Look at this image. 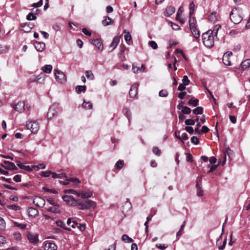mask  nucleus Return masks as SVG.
Instances as JSON below:
<instances>
[{
	"mask_svg": "<svg viewBox=\"0 0 250 250\" xmlns=\"http://www.w3.org/2000/svg\"><path fill=\"white\" fill-rule=\"evenodd\" d=\"M190 31L192 33L193 37L198 39L200 37V31L199 29L197 28V26L190 28Z\"/></svg>",
	"mask_w": 250,
	"mask_h": 250,
	"instance_id": "cd10ccee",
	"label": "nucleus"
},
{
	"mask_svg": "<svg viewBox=\"0 0 250 250\" xmlns=\"http://www.w3.org/2000/svg\"><path fill=\"white\" fill-rule=\"evenodd\" d=\"M191 142L195 145H197L199 143V139L197 137L193 136L191 138Z\"/></svg>",
	"mask_w": 250,
	"mask_h": 250,
	"instance_id": "0e129e2a",
	"label": "nucleus"
},
{
	"mask_svg": "<svg viewBox=\"0 0 250 250\" xmlns=\"http://www.w3.org/2000/svg\"><path fill=\"white\" fill-rule=\"evenodd\" d=\"M92 192L89 190L83 191L81 192L78 193V196L81 197L82 198H88L92 196Z\"/></svg>",
	"mask_w": 250,
	"mask_h": 250,
	"instance_id": "f3484780",
	"label": "nucleus"
},
{
	"mask_svg": "<svg viewBox=\"0 0 250 250\" xmlns=\"http://www.w3.org/2000/svg\"><path fill=\"white\" fill-rule=\"evenodd\" d=\"M124 33L125 34V35L124 36L125 40L126 42L128 43V42H129L131 39V36L130 34V33L128 31H127L126 30H124Z\"/></svg>",
	"mask_w": 250,
	"mask_h": 250,
	"instance_id": "e433bc0d",
	"label": "nucleus"
},
{
	"mask_svg": "<svg viewBox=\"0 0 250 250\" xmlns=\"http://www.w3.org/2000/svg\"><path fill=\"white\" fill-rule=\"evenodd\" d=\"M182 83L185 85H188L189 84L190 81L187 75H185L182 79Z\"/></svg>",
	"mask_w": 250,
	"mask_h": 250,
	"instance_id": "8fccbe9b",
	"label": "nucleus"
},
{
	"mask_svg": "<svg viewBox=\"0 0 250 250\" xmlns=\"http://www.w3.org/2000/svg\"><path fill=\"white\" fill-rule=\"evenodd\" d=\"M231 151V150L229 148H227L225 149V151L224 152V154H223V155H224V160H223V161L222 162V165L224 166L225 165V163H226V155H227V154L229 156V152Z\"/></svg>",
	"mask_w": 250,
	"mask_h": 250,
	"instance_id": "ea45409f",
	"label": "nucleus"
},
{
	"mask_svg": "<svg viewBox=\"0 0 250 250\" xmlns=\"http://www.w3.org/2000/svg\"><path fill=\"white\" fill-rule=\"evenodd\" d=\"M59 110L58 105L53 104L50 107L47 114L48 119H52L57 115Z\"/></svg>",
	"mask_w": 250,
	"mask_h": 250,
	"instance_id": "39448f33",
	"label": "nucleus"
},
{
	"mask_svg": "<svg viewBox=\"0 0 250 250\" xmlns=\"http://www.w3.org/2000/svg\"><path fill=\"white\" fill-rule=\"evenodd\" d=\"M62 199L68 205L71 206H76L77 205V200L72 196L64 195L62 196Z\"/></svg>",
	"mask_w": 250,
	"mask_h": 250,
	"instance_id": "6e6552de",
	"label": "nucleus"
},
{
	"mask_svg": "<svg viewBox=\"0 0 250 250\" xmlns=\"http://www.w3.org/2000/svg\"><path fill=\"white\" fill-rule=\"evenodd\" d=\"M92 43L96 46L98 49L101 51H103L104 49V46L102 42L99 39H95L92 41Z\"/></svg>",
	"mask_w": 250,
	"mask_h": 250,
	"instance_id": "b1692460",
	"label": "nucleus"
},
{
	"mask_svg": "<svg viewBox=\"0 0 250 250\" xmlns=\"http://www.w3.org/2000/svg\"><path fill=\"white\" fill-rule=\"evenodd\" d=\"M208 20L214 22L216 20L215 14L211 13L208 16Z\"/></svg>",
	"mask_w": 250,
	"mask_h": 250,
	"instance_id": "69168bd1",
	"label": "nucleus"
},
{
	"mask_svg": "<svg viewBox=\"0 0 250 250\" xmlns=\"http://www.w3.org/2000/svg\"><path fill=\"white\" fill-rule=\"evenodd\" d=\"M14 238L16 240H20L21 239V234L20 232H15L14 233Z\"/></svg>",
	"mask_w": 250,
	"mask_h": 250,
	"instance_id": "680f3d73",
	"label": "nucleus"
},
{
	"mask_svg": "<svg viewBox=\"0 0 250 250\" xmlns=\"http://www.w3.org/2000/svg\"><path fill=\"white\" fill-rule=\"evenodd\" d=\"M122 241H124L125 243H131L133 242V240L132 238L129 237L128 235L126 234H124L123 235L122 237Z\"/></svg>",
	"mask_w": 250,
	"mask_h": 250,
	"instance_id": "4c0bfd02",
	"label": "nucleus"
},
{
	"mask_svg": "<svg viewBox=\"0 0 250 250\" xmlns=\"http://www.w3.org/2000/svg\"><path fill=\"white\" fill-rule=\"evenodd\" d=\"M52 177L53 178L62 179L63 178H65L66 176V174L64 173L57 174L56 173L53 172L52 173Z\"/></svg>",
	"mask_w": 250,
	"mask_h": 250,
	"instance_id": "c9c22d12",
	"label": "nucleus"
},
{
	"mask_svg": "<svg viewBox=\"0 0 250 250\" xmlns=\"http://www.w3.org/2000/svg\"><path fill=\"white\" fill-rule=\"evenodd\" d=\"M186 224V222L185 221L183 223L182 225L181 226L180 229L179 230V231L177 233V234H176L177 240H178L179 239L180 236L183 233L184 228Z\"/></svg>",
	"mask_w": 250,
	"mask_h": 250,
	"instance_id": "2f4dec72",
	"label": "nucleus"
},
{
	"mask_svg": "<svg viewBox=\"0 0 250 250\" xmlns=\"http://www.w3.org/2000/svg\"><path fill=\"white\" fill-rule=\"evenodd\" d=\"M124 165V161L122 160H119L116 163L115 168L117 169H120L121 168H122L123 167Z\"/></svg>",
	"mask_w": 250,
	"mask_h": 250,
	"instance_id": "a18cd8bd",
	"label": "nucleus"
},
{
	"mask_svg": "<svg viewBox=\"0 0 250 250\" xmlns=\"http://www.w3.org/2000/svg\"><path fill=\"white\" fill-rule=\"evenodd\" d=\"M160 97H166L168 95L167 91L165 89L161 90L159 93Z\"/></svg>",
	"mask_w": 250,
	"mask_h": 250,
	"instance_id": "864d4df0",
	"label": "nucleus"
},
{
	"mask_svg": "<svg viewBox=\"0 0 250 250\" xmlns=\"http://www.w3.org/2000/svg\"><path fill=\"white\" fill-rule=\"evenodd\" d=\"M17 166L21 169H24L28 171H31L32 170V168L30 167L29 166H25L23 163L18 162Z\"/></svg>",
	"mask_w": 250,
	"mask_h": 250,
	"instance_id": "c85d7f7f",
	"label": "nucleus"
},
{
	"mask_svg": "<svg viewBox=\"0 0 250 250\" xmlns=\"http://www.w3.org/2000/svg\"><path fill=\"white\" fill-rule=\"evenodd\" d=\"M120 40V36H116L114 38L113 40L109 45V47H112L111 51L113 50L114 49L116 48L117 45H118Z\"/></svg>",
	"mask_w": 250,
	"mask_h": 250,
	"instance_id": "a211bd4d",
	"label": "nucleus"
},
{
	"mask_svg": "<svg viewBox=\"0 0 250 250\" xmlns=\"http://www.w3.org/2000/svg\"><path fill=\"white\" fill-rule=\"evenodd\" d=\"M229 17L230 20L234 23L238 24L240 23L243 20L241 10L237 8H233L230 13Z\"/></svg>",
	"mask_w": 250,
	"mask_h": 250,
	"instance_id": "f03ea898",
	"label": "nucleus"
},
{
	"mask_svg": "<svg viewBox=\"0 0 250 250\" xmlns=\"http://www.w3.org/2000/svg\"><path fill=\"white\" fill-rule=\"evenodd\" d=\"M52 69V66L51 65H45L42 67V71L46 73H50Z\"/></svg>",
	"mask_w": 250,
	"mask_h": 250,
	"instance_id": "f704fd0d",
	"label": "nucleus"
},
{
	"mask_svg": "<svg viewBox=\"0 0 250 250\" xmlns=\"http://www.w3.org/2000/svg\"><path fill=\"white\" fill-rule=\"evenodd\" d=\"M30 106L29 104H25L24 102L20 101L17 104L13 106V108L15 110L21 113L24 111L29 112L30 109Z\"/></svg>",
	"mask_w": 250,
	"mask_h": 250,
	"instance_id": "7ed1b4c3",
	"label": "nucleus"
},
{
	"mask_svg": "<svg viewBox=\"0 0 250 250\" xmlns=\"http://www.w3.org/2000/svg\"><path fill=\"white\" fill-rule=\"evenodd\" d=\"M199 100L197 99H190L188 102V104H192L194 106H196L198 104Z\"/></svg>",
	"mask_w": 250,
	"mask_h": 250,
	"instance_id": "49530a36",
	"label": "nucleus"
},
{
	"mask_svg": "<svg viewBox=\"0 0 250 250\" xmlns=\"http://www.w3.org/2000/svg\"><path fill=\"white\" fill-rule=\"evenodd\" d=\"M195 121L192 119H187L185 121V124L187 125H193L195 124Z\"/></svg>",
	"mask_w": 250,
	"mask_h": 250,
	"instance_id": "603ef678",
	"label": "nucleus"
},
{
	"mask_svg": "<svg viewBox=\"0 0 250 250\" xmlns=\"http://www.w3.org/2000/svg\"><path fill=\"white\" fill-rule=\"evenodd\" d=\"M53 172L50 171H42V176L44 177H48L50 175H52Z\"/></svg>",
	"mask_w": 250,
	"mask_h": 250,
	"instance_id": "052dcab7",
	"label": "nucleus"
},
{
	"mask_svg": "<svg viewBox=\"0 0 250 250\" xmlns=\"http://www.w3.org/2000/svg\"><path fill=\"white\" fill-rule=\"evenodd\" d=\"M221 28V25L219 24H216L214 26L213 31V35H217L218 31Z\"/></svg>",
	"mask_w": 250,
	"mask_h": 250,
	"instance_id": "6e6d98bb",
	"label": "nucleus"
},
{
	"mask_svg": "<svg viewBox=\"0 0 250 250\" xmlns=\"http://www.w3.org/2000/svg\"><path fill=\"white\" fill-rule=\"evenodd\" d=\"M67 225L70 226L73 228H78L81 231H83L85 229V225L80 224L72 220H67Z\"/></svg>",
	"mask_w": 250,
	"mask_h": 250,
	"instance_id": "0eeeda50",
	"label": "nucleus"
},
{
	"mask_svg": "<svg viewBox=\"0 0 250 250\" xmlns=\"http://www.w3.org/2000/svg\"><path fill=\"white\" fill-rule=\"evenodd\" d=\"M132 208L131 204L128 201H125L122 206V210L123 213L124 214V217L126 216V214H127L131 210Z\"/></svg>",
	"mask_w": 250,
	"mask_h": 250,
	"instance_id": "9b49d317",
	"label": "nucleus"
},
{
	"mask_svg": "<svg viewBox=\"0 0 250 250\" xmlns=\"http://www.w3.org/2000/svg\"><path fill=\"white\" fill-rule=\"evenodd\" d=\"M191 112V109L188 106H185L182 109V112L183 114H189Z\"/></svg>",
	"mask_w": 250,
	"mask_h": 250,
	"instance_id": "3c124183",
	"label": "nucleus"
},
{
	"mask_svg": "<svg viewBox=\"0 0 250 250\" xmlns=\"http://www.w3.org/2000/svg\"><path fill=\"white\" fill-rule=\"evenodd\" d=\"M137 85L136 84H134L131 86L129 92V95L131 97H135L137 95Z\"/></svg>",
	"mask_w": 250,
	"mask_h": 250,
	"instance_id": "393cba45",
	"label": "nucleus"
},
{
	"mask_svg": "<svg viewBox=\"0 0 250 250\" xmlns=\"http://www.w3.org/2000/svg\"><path fill=\"white\" fill-rule=\"evenodd\" d=\"M37 19V17L32 13H29L26 16V19L28 21L35 20Z\"/></svg>",
	"mask_w": 250,
	"mask_h": 250,
	"instance_id": "09e8293b",
	"label": "nucleus"
},
{
	"mask_svg": "<svg viewBox=\"0 0 250 250\" xmlns=\"http://www.w3.org/2000/svg\"><path fill=\"white\" fill-rule=\"evenodd\" d=\"M34 46L38 51L42 52L45 49V44L42 42H36L34 43Z\"/></svg>",
	"mask_w": 250,
	"mask_h": 250,
	"instance_id": "aec40b11",
	"label": "nucleus"
},
{
	"mask_svg": "<svg viewBox=\"0 0 250 250\" xmlns=\"http://www.w3.org/2000/svg\"><path fill=\"white\" fill-rule=\"evenodd\" d=\"M175 134L176 138L183 142L187 140L188 138L187 134L185 132L181 133L180 131L178 130L175 131Z\"/></svg>",
	"mask_w": 250,
	"mask_h": 250,
	"instance_id": "2eb2a0df",
	"label": "nucleus"
},
{
	"mask_svg": "<svg viewBox=\"0 0 250 250\" xmlns=\"http://www.w3.org/2000/svg\"><path fill=\"white\" fill-rule=\"evenodd\" d=\"M33 203L39 207H43L45 205V201L40 197H36L33 200Z\"/></svg>",
	"mask_w": 250,
	"mask_h": 250,
	"instance_id": "dca6fc26",
	"label": "nucleus"
},
{
	"mask_svg": "<svg viewBox=\"0 0 250 250\" xmlns=\"http://www.w3.org/2000/svg\"><path fill=\"white\" fill-rule=\"evenodd\" d=\"M169 24H170L171 27L174 30H178L180 29V27L178 25L173 23L171 22H169Z\"/></svg>",
	"mask_w": 250,
	"mask_h": 250,
	"instance_id": "e2e57ef3",
	"label": "nucleus"
},
{
	"mask_svg": "<svg viewBox=\"0 0 250 250\" xmlns=\"http://www.w3.org/2000/svg\"><path fill=\"white\" fill-rule=\"evenodd\" d=\"M149 44L153 49H156L158 47L157 44L155 41H150L149 42Z\"/></svg>",
	"mask_w": 250,
	"mask_h": 250,
	"instance_id": "13d9d810",
	"label": "nucleus"
},
{
	"mask_svg": "<svg viewBox=\"0 0 250 250\" xmlns=\"http://www.w3.org/2000/svg\"><path fill=\"white\" fill-rule=\"evenodd\" d=\"M54 74L57 81L60 83H64L66 81V77L65 74L62 71L58 70H54Z\"/></svg>",
	"mask_w": 250,
	"mask_h": 250,
	"instance_id": "423d86ee",
	"label": "nucleus"
},
{
	"mask_svg": "<svg viewBox=\"0 0 250 250\" xmlns=\"http://www.w3.org/2000/svg\"><path fill=\"white\" fill-rule=\"evenodd\" d=\"M145 66L144 64H142L141 67L136 66L135 64H132V70L134 73H137L139 72H144L145 70Z\"/></svg>",
	"mask_w": 250,
	"mask_h": 250,
	"instance_id": "a878e982",
	"label": "nucleus"
},
{
	"mask_svg": "<svg viewBox=\"0 0 250 250\" xmlns=\"http://www.w3.org/2000/svg\"><path fill=\"white\" fill-rule=\"evenodd\" d=\"M27 238L29 242L34 244H37L39 241L38 234H33L30 232H28L27 234Z\"/></svg>",
	"mask_w": 250,
	"mask_h": 250,
	"instance_id": "4468645a",
	"label": "nucleus"
},
{
	"mask_svg": "<svg viewBox=\"0 0 250 250\" xmlns=\"http://www.w3.org/2000/svg\"><path fill=\"white\" fill-rule=\"evenodd\" d=\"M85 75L86 77L91 80H93L94 78V75L93 74L92 72L90 70L86 71Z\"/></svg>",
	"mask_w": 250,
	"mask_h": 250,
	"instance_id": "de8ad7c7",
	"label": "nucleus"
},
{
	"mask_svg": "<svg viewBox=\"0 0 250 250\" xmlns=\"http://www.w3.org/2000/svg\"><path fill=\"white\" fill-rule=\"evenodd\" d=\"M232 56V53L230 51L226 52L223 55L222 58V61L224 64L226 65H231V58Z\"/></svg>",
	"mask_w": 250,
	"mask_h": 250,
	"instance_id": "9d476101",
	"label": "nucleus"
},
{
	"mask_svg": "<svg viewBox=\"0 0 250 250\" xmlns=\"http://www.w3.org/2000/svg\"><path fill=\"white\" fill-rule=\"evenodd\" d=\"M44 248L45 250H56L57 246L53 243L47 242L44 245Z\"/></svg>",
	"mask_w": 250,
	"mask_h": 250,
	"instance_id": "5701e85b",
	"label": "nucleus"
},
{
	"mask_svg": "<svg viewBox=\"0 0 250 250\" xmlns=\"http://www.w3.org/2000/svg\"><path fill=\"white\" fill-rule=\"evenodd\" d=\"M201 184V178L198 177L196 180V187L197 189V195L202 196L204 195V191L202 190L200 185Z\"/></svg>",
	"mask_w": 250,
	"mask_h": 250,
	"instance_id": "ddd939ff",
	"label": "nucleus"
},
{
	"mask_svg": "<svg viewBox=\"0 0 250 250\" xmlns=\"http://www.w3.org/2000/svg\"><path fill=\"white\" fill-rule=\"evenodd\" d=\"M77 206L80 209H87L90 208H95L96 207V204L92 201L86 200L83 203H77Z\"/></svg>",
	"mask_w": 250,
	"mask_h": 250,
	"instance_id": "20e7f679",
	"label": "nucleus"
},
{
	"mask_svg": "<svg viewBox=\"0 0 250 250\" xmlns=\"http://www.w3.org/2000/svg\"><path fill=\"white\" fill-rule=\"evenodd\" d=\"M250 68V59H246L241 62L240 68H241L242 70H248Z\"/></svg>",
	"mask_w": 250,
	"mask_h": 250,
	"instance_id": "6ab92c4d",
	"label": "nucleus"
},
{
	"mask_svg": "<svg viewBox=\"0 0 250 250\" xmlns=\"http://www.w3.org/2000/svg\"><path fill=\"white\" fill-rule=\"evenodd\" d=\"M153 152L158 156L161 155V150L157 147H154L153 148Z\"/></svg>",
	"mask_w": 250,
	"mask_h": 250,
	"instance_id": "bf43d9fd",
	"label": "nucleus"
},
{
	"mask_svg": "<svg viewBox=\"0 0 250 250\" xmlns=\"http://www.w3.org/2000/svg\"><path fill=\"white\" fill-rule=\"evenodd\" d=\"M56 223V224L57 225V226H58L65 229H66L68 230H71L69 228H68L66 227V225L62 222V220H57Z\"/></svg>",
	"mask_w": 250,
	"mask_h": 250,
	"instance_id": "7c9ffc66",
	"label": "nucleus"
},
{
	"mask_svg": "<svg viewBox=\"0 0 250 250\" xmlns=\"http://www.w3.org/2000/svg\"><path fill=\"white\" fill-rule=\"evenodd\" d=\"M189 28H193L196 26V20L195 18L189 16L188 21Z\"/></svg>",
	"mask_w": 250,
	"mask_h": 250,
	"instance_id": "c756f323",
	"label": "nucleus"
},
{
	"mask_svg": "<svg viewBox=\"0 0 250 250\" xmlns=\"http://www.w3.org/2000/svg\"><path fill=\"white\" fill-rule=\"evenodd\" d=\"M33 25L32 24H30V23H26V24H24V25L23 26V27L24 28V30L25 32H28L29 31H30V30H31V29L33 28Z\"/></svg>",
	"mask_w": 250,
	"mask_h": 250,
	"instance_id": "c03bdc74",
	"label": "nucleus"
},
{
	"mask_svg": "<svg viewBox=\"0 0 250 250\" xmlns=\"http://www.w3.org/2000/svg\"><path fill=\"white\" fill-rule=\"evenodd\" d=\"M221 235L220 236L219 238L216 241V244L218 246V249L219 250H223L225 247V246L227 243V238H226L223 242V244L222 246H219L221 243Z\"/></svg>",
	"mask_w": 250,
	"mask_h": 250,
	"instance_id": "bb28decb",
	"label": "nucleus"
},
{
	"mask_svg": "<svg viewBox=\"0 0 250 250\" xmlns=\"http://www.w3.org/2000/svg\"><path fill=\"white\" fill-rule=\"evenodd\" d=\"M1 166L5 169L9 170H16L17 169V167L13 163L7 161H4L1 164Z\"/></svg>",
	"mask_w": 250,
	"mask_h": 250,
	"instance_id": "f8f14e48",
	"label": "nucleus"
},
{
	"mask_svg": "<svg viewBox=\"0 0 250 250\" xmlns=\"http://www.w3.org/2000/svg\"><path fill=\"white\" fill-rule=\"evenodd\" d=\"M48 210L50 212L55 213H58L60 212V211H59L58 208L55 207H52L49 208L48 209Z\"/></svg>",
	"mask_w": 250,
	"mask_h": 250,
	"instance_id": "4d7b16f0",
	"label": "nucleus"
},
{
	"mask_svg": "<svg viewBox=\"0 0 250 250\" xmlns=\"http://www.w3.org/2000/svg\"><path fill=\"white\" fill-rule=\"evenodd\" d=\"M202 40L204 44L208 48H210L214 45V35L213 31L211 30L203 34Z\"/></svg>",
	"mask_w": 250,
	"mask_h": 250,
	"instance_id": "f257e3e1",
	"label": "nucleus"
},
{
	"mask_svg": "<svg viewBox=\"0 0 250 250\" xmlns=\"http://www.w3.org/2000/svg\"><path fill=\"white\" fill-rule=\"evenodd\" d=\"M26 126L33 133H36L40 127L39 123L36 121L30 122L26 124Z\"/></svg>",
	"mask_w": 250,
	"mask_h": 250,
	"instance_id": "1a4fd4ad",
	"label": "nucleus"
},
{
	"mask_svg": "<svg viewBox=\"0 0 250 250\" xmlns=\"http://www.w3.org/2000/svg\"><path fill=\"white\" fill-rule=\"evenodd\" d=\"M203 112V108L202 107L198 106L193 110V113L194 114H202Z\"/></svg>",
	"mask_w": 250,
	"mask_h": 250,
	"instance_id": "79ce46f5",
	"label": "nucleus"
},
{
	"mask_svg": "<svg viewBox=\"0 0 250 250\" xmlns=\"http://www.w3.org/2000/svg\"><path fill=\"white\" fill-rule=\"evenodd\" d=\"M83 107L86 109H91L92 108V104L90 103L83 101Z\"/></svg>",
	"mask_w": 250,
	"mask_h": 250,
	"instance_id": "a19ab883",
	"label": "nucleus"
},
{
	"mask_svg": "<svg viewBox=\"0 0 250 250\" xmlns=\"http://www.w3.org/2000/svg\"><path fill=\"white\" fill-rule=\"evenodd\" d=\"M69 182H79V180L76 178H71L70 179H66L65 182L60 181V183L64 185H68L69 183Z\"/></svg>",
	"mask_w": 250,
	"mask_h": 250,
	"instance_id": "58836bf2",
	"label": "nucleus"
},
{
	"mask_svg": "<svg viewBox=\"0 0 250 250\" xmlns=\"http://www.w3.org/2000/svg\"><path fill=\"white\" fill-rule=\"evenodd\" d=\"M29 217H35L38 214V210L34 208H29L27 210Z\"/></svg>",
	"mask_w": 250,
	"mask_h": 250,
	"instance_id": "4be33fe9",
	"label": "nucleus"
},
{
	"mask_svg": "<svg viewBox=\"0 0 250 250\" xmlns=\"http://www.w3.org/2000/svg\"><path fill=\"white\" fill-rule=\"evenodd\" d=\"M76 92L80 94L82 92H84L86 90L85 85H77L75 88Z\"/></svg>",
	"mask_w": 250,
	"mask_h": 250,
	"instance_id": "473e14b6",
	"label": "nucleus"
},
{
	"mask_svg": "<svg viewBox=\"0 0 250 250\" xmlns=\"http://www.w3.org/2000/svg\"><path fill=\"white\" fill-rule=\"evenodd\" d=\"M64 192L65 193H68V194H76L77 196H78V193L79 192L75 190H73V189H65L64 191Z\"/></svg>",
	"mask_w": 250,
	"mask_h": 250,
	"instance_id": "5fc2aeb1",
	"label": "nucleus"
},
{
	"mask_svg": "<svg viewBox=\"0 0 250 250\" xmlns=\"http://www.w3.org/2000/svg\"><path fill=\"white\" fill-rule=\"evenodd\" d=\"M175 8L174 7L172 6H168L166 9V10L164 12V15L165 16L169 17L175 12Z\"/></svg>",
	"mask_w": 250,
	"mask_h": 250,
	"instance_id": "412c9836",
	"label": "nucleus"
},
{
	"mask_svg": "<svg viewBox=\"0 0 250 250\" xmlns=\"http://www.w3.org/2000/svg\"><path fill=\"white\" fill-rule=\"evenodd\" d=\"M42 5V0H40L39 1L36 3H34L32 4V6L34 7H39Z\"/></svg>",
	"mask_w": 250,
	"mask_h": 250,
	"instance_id": "774afa93",
	"label": "nucleus"
},
{
	"mask_svg": "<svg viewBox=\"0 0 250 250\" xmlns=\"http://www.w3.org/2000/svg\"><path fill=\"white\" fill-rule=\"evenodd\" d=\"M194 8H195V4H194L193 2L192 1L190 3L189 8V16H191L193 13L194 11Z\"/></svg>",
	"mask_w": 250,
	"mask_h": 250,
	"instance_id": "37998d69",
	"label": "nucleus"
},
{
	"mask_svg": "<svg viewBox=\"0 0 250 250\" xmlns=\"http://www.w3.org/2000/svg\"><path fill=\"white\" fill-rule=\"evenodd\" d=\"M156 247L160 250H163L167 247V245L166 244H156Z\"/></svg>",
	"mask_w": 250,
	"mask_h": 250,
	"instance_id": "338daca9",
	"label": "nucleus"
},
{
	"mask_svg": "<svg viewBox=\"0 0 250 250\" xmlns=\"http://www.w3.org/2000/svg\"><path fill=\"white\" fill-rule=\"evenodd\" d=\"M113 22L112 20L109 17H106L104 20L102 21V24L104 26L110 25Z\"/></svg>",
	"mask_w": 250,
	"mask_h": 250,
	"instance_id": "72a5a7b5",
	"label": "nucleus"
}]
</instances>
